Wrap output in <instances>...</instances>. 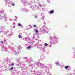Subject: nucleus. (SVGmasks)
<instances>
[{
	"label": "nucleus",
	"mask_w": 75,
	"mask_h": 75,
	"mask_svg": "<svg viewBox=\"0 0 75 75\" xmlns=\"http://www.w3.org/2000/svg\"><path fill=\"white\" fill-rule=\"evenodd\" d=\"M51 75V74H50V75Z\"/></svg>",
	"instance_id": "dca6fc26"
},
{
	"label": "nucleus",
	"mask_w": 75,
	"mask_h": 75,
	"mask_svg": "<svg viewBox=\"0 0 75 75\" xmlns=\"http://www.w3.org/2000/svg\"><path fill=\"white\" fill-rule=\"evenodd\" d=\"M14 65V64L13 63H12V66H13Z\"/></svg>",
	"instance_id": "9d476101"
},
{
	"label": "nucleus",
	"mask_w": 75,
	"mask_h": 75,
	"mask_svg": "<svg viewBox=\"0 0 75 75\" xmlns=\"http://www.w3.org/2000/svg\"><path fill=\"white\" fill-rule=\"evenodd\" d=\"M35 31L37 33H38V30H36Z\"/></svg>",
	"instance_id": "6e6552de"
},
{
	"label": "nucleus",
	"mask_w": 75,
	"mask_h": 75,
	"mask_svg": "<svg viewBox=\"0 0 75 75\" xmlns=\"http://www.w3.org/2000/svg\"><path fill=\"white\" fill-rule=\"evenodd\" d=\"M18 26H21V24L20 23H18Z\"/></svg>",
	"instance_id": "1a4fd4ad"
},
{
	"label": "nucleus",
	"mask_w": 75,
	"mask_h": 75,
	"mask_svg": "<svg viewBox=\"0 0 75 75\" xmlns=\"http://www.w3.org/2000/svg\"><path fill=\"white\" fill-rule=\"evenodd\" d=\"M15 54L16 55V54H17V53H15Z\"/></svg>",
	"instance_id": "4468645a"
},
{
	"label": "nucleus",
	"mask_w": 75,
	"mask_h": 75,
	"mask_svg": "<svg viewBox=\"0 0 75 75\" xmlns=\"http://www.w3.org/2000/svg\"><path fill=\"white\" fill-rule=\"evenodd\" d=\"M54 13V11L52 10H51L50 11V14H53Z\"/></svg>",
	"instance_id": "f257e3e1"
},
{
	"label": "nucleus",
	"mask_w": 75,
	"mask_h": 75,
	"mask_svg": "<svg viewBox=\"0 0 75 75\" xmlns=\"http://www.w3.org/2000/svg\"><path fill=\"white\" fill-rule=\"evenodd\" d=\"M19 38H22V37H21V35H19Z\"/></svg>",
	"instance_id": "20e7f679"
},
{
	"label": "nucleus",
	"mask_w": 75,
	"mask_h": 75,
	"mask_svg": "<svg viewBox=\"0 0 75 75\" xmlns=\"http://www.w3.org/2000/svg\"><path fill=\"white\" fill-rule=\"evenodd\" d=\"M1 43H2V44H3V41H2L1 42Z\"/></svg>",
	"instance_id": "ddd939ff"
},
{
	"label": "nucleus",
	"mask_w": 75,
	"mask_h": 75,
	"mask_svg": "<svg viewBox=\"0 0 75 75\" xmlns=\"http://www.w3.org/2000/svg\"><path fill=\"white\" fill-rule=\"evenodd\" d=\"M65 68L66 69H68V66H66L65 67Z\"/></svg>",
	"instance_id": "7ed1b4c3"
},
{
	"label": "nucleus",
	"mask_w": 75,
	"mask_h": 75,
	"mask_svg": "<svg viewBox=\"0 0 75 75\" xmlns=\"http://www.w3.org/2000/svg\"><path fill=\"white\" fill-rule=\"evenodd\" d=\"M27 49H30L31 48V46H28L27 47Z\"/></svg>",
	"instance_id": "f03ea898"
},
{
	"label": "nucleus",
	"mask_w": 75,
	"mask_h": 75,
	"mask_svg": "<svg viewBox=\"0 0 75 75\" xmlns=\"http://www.w3.org/2000/svg\"><path fill=\"white\" fill-rule=\"evenodd\" d=\"M33 27L35 28L37 27V25H33Z\"/></svg>",
	"instance_id": "423d86ee"
},
{
	"label": "nucleus",
	"mask_w": 75,
	"mask_h": 75,
	"mask_svg": "<svg viewBox=\"0 0 75 75\" xmlns=\"http://www.w3.org/2000/svg\"><path fill=\"white\" fill-rule=\"evenodd\" d=\"M55 64H59V63L58 62H56L55 63Z\"/></svg>",
	"instance_id": "9b49d317"
},
{
	"label": "nucleus",
	"mask_w": 75,
	"mask_h": 75,
	"mask_svg": "<svg viewBox=\"0 0 75 75\" xmlns=\"http://www.w3.org/2000/svg\"><path fill=\"white\" fill-rule=\"evenodd\" d=\"M45 46L47 47V46H48V44L46 43H45Z\"/></svg>",
	"instance_id": "0eeeda50"
},
{
	"label": "nucleus",
	"mask_w": 75,
	"mask_h": 75,
	"mask_svg": "<svg viewBox=\"0 0 75 75\" xmlns=\"http://www.w3.org/2000/svg\"><path fill=\"white\" fill-rule=\"evenodd\" d=\"M13 69V67H12V68H11L10 69L11 70Z\"/></svg>",
	"instance_id": "f8f14e48"
},
{
	"label": "nucleus",
	"mask_w": 75,
	"mask_h": 75,
	"mask_svg": "<svg viewBox=\"0 0 75 75\" xmlns=\"http://www.w3.org/2000/svg\"><path fill=\"white\" fill-rule=\"evenodd\" d=\"M1 31H0V33H1Z\"/></svg>",
	"instance_id": "2eb2a0df"
},
{
	"label": "nucleus",
	"mask_w": 75,
	"mask_h": 75,
	"mask_svg": "<svg viewBox=\"0 0 75 75\" xmlns=\"http://www.w3.org/2000/svg\"><path fill=\"white\" fill-rule=\"evenodd\" d=\"M12 6H14V5H15L14 3H12Z\"/></svg>",
	"instance_id": "39448f33"
}]
</instances>
